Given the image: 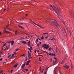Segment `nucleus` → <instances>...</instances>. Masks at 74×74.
<instances>
[{"label":"nucleus","instance_id":"nucleus-1","mask_svg":"<svg viewBox=\"0 0 74 74\" xmlns=\"http://www.w3.org/2000/svg\"><path fill=\"white\" fill-rule=\"evenodd\" d=\"M49 23H50L51 25H52V26H54L57 27L58 29L60 27V25L58 23V22H57L56 21H55L54 22H53L52 21H49Z\"/></svg>","mask_w":74,"mask_h":74},{"label":"nucleus","instance_id":"nucleus-2","mask_svg":"<svg viewBox=\"0 0 74 74\" xmlns=\"http://www.w3.org/2000/svg\"><path fill=\"white\" fill-rule=\"evenodd\" d=\"M50 5L51 7H52L53 11H55V12L56 13L58 16H60L62 17V16H61V15H60V14H59V12H60V8L58 7H55V6H53L54 7V8H56L57 10V11H56V10H55V9L53 7V6H52V5Z\"/></svg>","mask_w":74,"mask_h":74},{"label":"nucleus","instance_id":"nucleus-3","mask_svg":"<svg viewBox=\"0 0 74 74\" xmlns=\"http://www.w3.org/2000/svg\"><path fill=\"white\" fill-rule=\"evenodd\" d=\"M42 47H43L44 48H45L46 49H48V48L49 47V45L45 44H44L42 46Z\"/></svg>","mask_w":74,"mask_h":74},{"label":"nucleus","instance_id":"nucleus-4","mask_svg":"<svg viewBox=\"0 0 74 74\" xmlns=\"http://www.w3.org/2000/svg\"><path fill=\"white\" fill-rule=\"evenodd\" d=\"M63 67H64V68H66V69H69V66L67 65H65L63 66Z\"/></svg>","mask_w":74,"mask_h":74},{"label":"nucleus","instance_id":"nucleus-5","mask_svg":"<svg viewBox=\"0 0 74 74\" xmlns=\"http://www.w3.org/2000/svg\"><path fill=\"white\" fill-rule=\"evenodd\" d=\"M28 57L29 59H30L31 58V54L29 53V51H28Z\"/></svg>","mask_w":74,"mask_h":74},{"label":"nucleus","instance_id":"nucleus-6","mask_svg":"<svg viewBox=\"0 0 74 74\" xmlns=\"http://www.w3.org/2000/svg\"><path fill=\"white\" fill-rule=\"evenodd\" d=\"M54 59H55L56 61H55V62L54 61H53V65H55V63H56L57 62V60H56V58H55Z\"/></svg>","mask_w":74,"mask_h":74},{"label":"nucleus","instance_id":"nucleus-7","mask_svg":"<svg viewBox=\"0 0 74 74\" xmlns=\"http://www.w3.org/2000/svg\"><path fill=\"white\" fill-rule=\"evenodd\" d=\"M33 22V23H34V24H35V25H37V26H38L39 27H41V26L40 25L38 24H36V23H34V22Z\"/></svg>","mask_w":74,"mask_h":74},{"label":"nucleus","instance_id":"nucleus-8","mask_svg":"<svg viewBox=\"0 0 74 74\" xmlns=\"http://www.w3.org/2000/svg\"><path fill=\"white\" fill-rule=\"evenodd\" d=\"M30 60H29L27 61V63L26 64L27 66H28V65L29 64V63H30Z\"/></svg>","mask_w":74,"mask_h":74},{"label":"nucleus","instance_id":"nucleus-9","mask_svg":"<svg viewBox=\"0 0 74 74\" xmlns=\"http://www.w3.org/2000/svg\"><path fill=\"white\" fill-rule=\"evenodd\" d=\"M18 27H19L21 28V29H24V28L21 25H18Z\"/></svg>","mask_w":74,"mask_h":74},{"label":"nucleus","instance_id":"nucleus-10","mask_svg":"<svg viewBox=\"0 0 74 74\" xmlns=\"http://www.w3.org/2000/svg\"><path fill=\"white\" fill-rule=\"evenodd\" d=\"M49 67L48 68H46V71L45 72V74H47V71H48V70H47V69H49Z\"/></svg>","mask_w":74,"mask_h":74},{"label":"nucleus","instance_id":"nucleus-11","mask_svg":"<svg viewBox=\"0 0 74 74\" xmlns=\"http://www.w3.org/2000/svg\"><path fill=\"white\" fill-rule=\"evenodd\" d=\"M21 42H22V43L23 44H24L25 45L26 44V41H22Z\"/></svg>","mask_w":74,"mask_h":74},{"label":"nucleus","instance_id":"nucleus-12","mask_svg":"<svg viewBox=\"0 0 74 74\" xmlns=\"http://www.w3.org/2000/svg\"><path fill=\"white\" fill-rule=\"evenodd\" d=\"M25 66V64H23L22 66V68L23 69V67H24Z\"/></svg>","mask_w":74,"mask_h":74},{"label":"nucleus","instance_id":"nucleus-13","mask_svg":"<svg viewBox=\"0 0 74 74\" xmlns=\"http://www.w3.org/2000/svg\"><path fill=\"white\" fill-rule=\"evenodd\" d=\"M12 45H14V41H12L11 42Z\"/></svg>","mask_w":74,"mask_h":74},{"label":"nucleus","instance_id":"nucleus-14","mask_svg":"<svg viewBox=\"0 0 74 74\" xmlns=\"http://www.w3.org/2000/svg\"><path fill=\"white\" fill-rule=\"evenodd\" d=\"M18 66V64H16L15 65V66H13L14 67V68H16V67H17Z\"/></svg>","mask_w":74,"mask_h":74},{"label":"nucleus","instance_id":"nucleus-15","mask_svg":"<svg viewBox=\"0 0 74 74\" xmlns=\"http://www.w3.org/2000/svg\"><path fill=\"white\" fill-rule=\"evenodd\" d=\"M30 41L29 40L28 42V44L30 46Z\"/></svg>","mask_w":74,"mask_h":74},{"label":"nucleus","instance_id":"nucleus-16","mask_svg":"<svg viewBox=\"0 0 74 74\" xmlns=\"http://www.w3.org/2000/svg\"><path fill=\"white\" fill-rule=\"evenodd\" d=\"M17 33H18V32H17V31H16L15 32V34L16 36H17Z\"/></svg>","mask_w":74,"mask_h":74},{"label":"nucleus","instance_id":"nucleus-17","mask_svg":"<svg viewBox=\"0 0 74 74\" xmlns=\"http://www.w3.org/2000/svg\"><path fill=\"white\" fill-rule=\"evenodd\" d=\"M57 69H58V70L59 71V72H60V71L59 70H60V69H61V68L59 67V68H57Z\"/></svg>","mask_w":74,"mask_h":74},{"label":"nucleus","instance_id":"nucleus-18","mask_svg":"<svg viewBox=\"0 0 74 74\" xmlns=\"http://www.w3.org/2000/svg\"><path fill=\"white\" fill-rule=\"evenodd\" d=\"M63 23V24H64V25H65V23H64V21L63 20H62V21H61Z\"/></svg>","mask_w":74,"mask_h":74},{"label":"nucleus","instance_id":"nucleus-19","mask_svg":"<svg viewBox=\"0 0 74 74\" xmlns=\"http://www.w3.org/2000/svg\"><path fill=\"white\" fill-rule=\"evenodd\" d=\"M6 48H7V49H9L10 48V47L9 46H6Z\"/></svg>","mask_w":74,"mask_h":74},{"label":"nucleus","instance_id":"nucleus-20","mask_svg":"<svg viewBox=\"0 0 74 74\" xmlns=\"http://www.w3.org/2000/svg\"><path fill=\"white\" fill-rule=\"evenodd\" d=\"M6 43H5V44L2 47V48H3V47H4V46H5V45H6Z\"/></svg>","mask_w":74,"mask_h":74},{"label":"nucleus","instance_id":"nucleus-21","mask_svg":"<svg viewBox=\"0 0 74 74\" xmlns=\"http://www.w3.org/2000/svg\"><path fill=\"white\" fill-rule=\"evenodd\" d=\"M51 49H52L51 47H50V48L48 49V51H51Z\"/></svg>","mask_w":74,"mask_h":74},{"label":"nucleus","instance_id":"nucleus-22","mask_svg":"<svg viewBox=\"0 0 74 74\" xmlns=\"http://www.w3.org/2000/svg\"><path fill=\"white\" fill-rule=\"evenodd\" d=\"M48 34V33H47V32L43 34H43V35H45V34Z\"/></svg>","mask_w":74,"mask_h":74},{"label":"nucleus","instance_id":"nucleus-23","mask_svg":"<svg viewBox=\"0 0 74 74\" xmlns=\"http://www.w3.org/2000/svg\"><path fill=\"white\" fill-rule=\"evenodd\" d=\"M43 36H44L43 35L42 36V37H41L40 38H41V40H42L43 39H44V37H43Z\"/></svg>","mask_w":74,"mask_h":74},{"label":"nucleus","instance_id":"nucleus-24","mask_svg":"<svg viewBox=\"0 0 74 74\" xmlns=\"http://www.w3.org/2000/svg\"><path fill=\"white\" fill-rule=\"evenodd\" d=\"M64 63V61L63 60L62 62L61 63V64H63Z\"/></svg>","mask_w":74,"mask_h":74},{"label":"nucleus","instance_id":"nucleus-25","mask_svg":"<svg viewBox=\"0 0 74 74\" xmlns=\"http://www.w3.org/2000/svg\"><path fill=\"white\" fill-rule=\"evenodd\" d=\"M51 56H55V54L52 53Z\"/></svg>","mask_w":74,"mask_h":74},{"label":"nucleus","instance_id":"nucleus-26","mask_svg":"<svg viewBox=\"0 0 74 74\" xmlns=\"http://www.w3.org/2000/svg\"><path fill=\"white\" fill-rule=\"evenodd\" d=\"M5 33H8V34L9 33H10V32H8V31H6V32Z\"/></svg>","mask_w":74,"mask_h":74},{"label":"nucleus","instance_id":"nucleus-27","mask_svg":"<svg viewBox=\"0 0 74 74\" xmlns=\"http://www.w3.org/2000/svg\"><path fill=\"white\" fill-rule=\"evenodd\" d=\"M28 49H29V50L30 51L32 52V50H31V49H30L29 48H28Z\"/></svg>","mask_w":74,"mask_h":74},{"label":"nucleus","instance_id":"nucleus-28","mask_svg":"<svg viewBox=\"0 0 74 74\" xmlns=\"http://www.w3.org/2000/svg\"><path fill=\"white\" fill-rule=\"evenodd\" d=\"M11 42V41H10L9 42H6V43L9 44V43H10V42Z\"/></svg>","mask_w":74,"mask_h":74},{"label":"nucleus","instance_id":"nucleus-29","mask_svg":"<svg viewBox=\"0 0 74 74\" xmlns=\"http://www.w3.org/2000/svg\"><path fill=\"white\" fill-rule=\"evenodd\" d=\"M24 56V57H25V54H23L21 56Z\"/></svg>","mask_w":74,"mask_h":74},{"label":"nucleus","instance_id":"nucleus-30","mask_svg":"<svg viewBox=\"0 0 74 74\" xmlns=\"http://www.w3.org/2000/svg\"><path fill=\"white\" fill-rule=\"evenodd\" d=\"M4 30H5L4 33H5L6 32V29L5 28L4 29Z\"/></svg>","mask_w":74,"mask_h":74},{"label":"nucleus","instance_id":"nucleus-31","mask_svg":"<svg viewBox=\"0 0 74 74\" xmlns=\"http://www.w3.org/2000/svg\"><path fill=\"white\" fill-rule=\"evenodd\" d=\"M43 52H45V53L46 52V53H48V52L46 51H43Z\"/></svg>","mask_w":74,"mask_h":74},{"label":"nucleus","instance_id":"nucleus-32","mask_svg":"<svg viewBox=\"0 0 74 74\" xmlns=\"http://www.w3.org/2000/svg\"><path fill=\"white\" fill-rule=\"evenodd\" d=\"M56 52H58V47H56Z\"/></svg>","mask_w":74,"mask_h":74},{"label":"nucleus","instance_id":"nucleus-33","mask_svg":"<svg viewBox=\"0 0 74 74\" xmlns=\"http://www.w3.org/2000/svg\"><path fill=\"white\" fill-rule=\"evenodd\" d=\"M26 71H28V69H25V70Z\"/></svg>","mask_w":74,"mask_h":74},{"label":"nucleus","instance_id":"nucleus-34","mask_svg":"<svg viewBox=\"0 0 74 74\" xmlns=\"http://www.w3.org/2000/svg\"><path fill=\"white\" fill-rule=\"evenodd\" d=\"M10 56H11V55H9V56H8V58H10Z\"/></svg>","mask_w":74,"mask_h":74},{"label":"nucleus","instance_id":"nucleus-35","mask_svg":"<svg viewBox=\"0 0 74 74\" xmlns=\"http://www.w3.org/2000/svg\"><path fill=\"white\" fill-rule=\"evenodd\" d=\"M12 71H13V70H12L11 71V73H12Z\"/></svg>","mask_w":74,"mask_h":74},{"label":"nucleus","instance_id":"nucleus-36","mask_svg":"<svg viewBox=\"0 0 74 74\" xmlns=\"http://www.w3.org/2000/svg\"><path fill=\"white\" fill-rule=\"evenodd\" d=\"M19 50V49L18 48L16 50V52L17 51H18Z\"/></svg>","mask_w":74,"mask_h":74},{"label":"nucleus","instance_id":"nucleus-37","mask_svg":"<svg viewBox=\"0 0 74 74\" xmlns=\"http://www.w3.org/2000/svg\"><path fill=\"white\" fill-rule=\"evenodd\" d=\"M0 73H1H1H3V71H0Z\"/></svg>","mask_w":74,"mask_h":74},{"label":"nucleus","instance_id":"nucleus-38","mask_svg":"<svg viewBox=\"0 0 74 74\" xmlns=\"http://www.w3.org/2000/svg\"><path fill=\"white\" fill-rule=\"evenodd\" d=\"M8 25H7L6 26V28L7 29H8Z\"/></svg>","mask_w":74,"mask_h":74},{"label":"nucleus","instance_id":"nucleus-39","mask_svg":"<svg viewBox=\"0 0 74 74\" xmlns=\"http://www.w3.org/2000/svg\"><path fill=\"white\" fill-rule=\"evenodd\" d=\"M38 56H41L42 57V55H38Z\"/></svg>","mask_w":74,"mask_h":74},{"label":"nucleus","instance_id":"nucleus-40","mask_svg":"<svg viewBox=\"0 0 74 74\" xmlns=\"http://www.w3.org/2000/svg\"><path fill=\"white\" fill-rule=\"evenodd\" d=\"M30 48L32 50L33 49V48H32V47H30Z\"/></svg>","mask_w":74,"mask_h":74},{"label":"nucleus","instance_id":"nucleus-41","mask_svg":"<svg viewBox=\"0 0 74 74\" xmlns=\"http://www.w3.org/2000/svg\"><path fill=\"white\" fill-rule=\"evenodd\" d=\"M41 66H40V69L39 71H41Z\"/></svg>","mask_w":74,"mask_h":74},{"label":"nucleus","instance_id":"nucleus-42","mask_svg":"<svg viewBox=\"0 0 74 74\" xmlns=\"http://www.w3.org/2000/svg\"><path fill=\"white\" fill-rule=\"evenodd\" d=\"M7 11H8V8H7Z\"/></svg>","mask_w":74,"mask_h":74},{"label":"nucleus","instance_id":"nucleus-43","mask_svg":"<svg viewBox=\"0 0 74 74\" xmlns=\"http://www.w3.org/2000/svg\"><path fill=\"white\" fill-rule=\"evenodd\" d=\"M20 24H23V23H20Z\"/></svg>","mask_w":74,"mask_h":74},{"label":"nucleus","instance_id":"nucleus-44","mask_svg":"<svg viewBox=\"0 0 74 74\" xmlns=\"http://www.w3.org/2000/svg\"><path fill=\"white\" fill-rule=\"evenodd\" d=\"M37 46H39V45H40V44H37Z\"/></svg>","mask_w":74,"mask_h":74},{"label":"nucleus","instance_id":"nucleus-45","mask_svg":"<svg viewBox=\"0 0 74 74\" xmlns=\"http://www.w3.org/2000/svg\"><path fill=\"white\" fill-rule=\"evenodd\" d=\"M3 60V58H1L0 59V61H1Z\"/></svg>","mask_w":74,"mask_h":74},{"label":"nucleus","instance_id":"nucleus-46","mask_svg":"<svg viewBox=\"0 0 74 74\" xmlns=\"http://www.w3.org/2000/svg\"><path fill=\"white\" fill-rule=\"evenodd\" d=\"M0 54H3V53L1 52H0Z\"/></svg>","mask_w":74,"mask_h":74},{"label":"nucleus","instance_id":"nucleus-47","mask_svg":"<svg viewBox=\"0 0 74 74\" xmlns=\"http://www.w3.org/2000/svg\"><path fill=\"white\" fill-rule=\"evenodd\" d=\"M12 58H13V56H12L10 58V59H11Z\"/></svg>","mask_w":74,"mask_h":74},{"label":"nucleus","instance_id":"nucleus-48","mask_svg":"<svg viewBox=\"0 0 74 74\" xmlns=\"http://www.w3.org/2000/svg\"><path fill=\"white\" fill-rule=\"evenodd\" d=\"M14 63H15V62H12V64H14Z\"/></svg>","mask_w":74,"mask_h":74},{"label":"nucleus","instance_id":"nucleus-49","mask_svg":"<svg viewBox=\"0 0 74 74\" xmlns=\"http://www.w3.org/2000/svg\"><path fill=\"white\" fill-rule=\"evenodd\" d=\"M44 71V69H43L42 70V71L41 73H42Z\"/></svg>","mask_w":74,"mask_h":74},{"label":"nucleus","instance_id":"nucleus-50","mask_svg":"<svg viewBox=\"0 0 74 74\" xmlns=\"http://www.w3.org/2000/svg\"><path fill=\"white\" fill-rule=\"evenodd\" d=\"M8 29L9 30H11V29H10V28H8Z\"/></svg>","mask_w":74,"mask_h":74},{"label":"nucleus","instance_id":"nucleus-51","mask_svg":"<svg viewBox=\"0 0 74 74\" xmlns=\"http://www.w3.org/2000/svg\"><path fill=\"white\" fill-rule=\"evenodd\" d=\"M53 40V39H49V40Z\"/></svg>","mask_w":74,"mask_h":74},{"label":"nucleus","instance_id":"nucleus-52","mask_svg":"<svg viewBox=\"0 0 74 74\" xmlns=\"http://www.w3.org/2000/svg\"><path fill=\"white\" fill-rule=\"evenodd\" d=\"M25 15L26 16H27V14H25Z\"/></svg>","mask_w":74,"mask_h":74},{"label":"nucleus","instance_id":"nucleus-53","mask_svg":"<svg viewBox=\"0 0 74 74\" xmlns=\"http://www.w3.org/2000/svg\"><path fill=\"white\" fill-rule=\"evenodd\" d=\"M37 51L38 52H39V50H37Z\"/></svg>","mask_w":74,"mask_h":74},{"label":"nucleus","instance_id":"nucleus-54","mask_svg":"<svg viewBox=\"0 0 74 74\" xmlns=\"http://www.w3.org/2000/svg\"><path fill=\"white\" fill-rule=\"evenodd\" d=\"M48 36L46 37H45V38H48Z\"/></svg>","mask_w":74,"mask_h":74},{"label":"nucleus","instance_id":"nucleus-55","mask_svg":"<svg viewBox=\"0 0 74 74\" xmlns=\"http://www.w3.org/2000/svg\"><path fill=\"white\" fill-rule=\"evenodd\" d=\"M39 61H40V62H41V60H40V59H39Z\"/></svg>","mask_w":74,"mask_h":74},{"label":"nucleus","instance_id":"nucleus-56","mask_svg":"<svg viewBox=\"0 0 74 74\" xmlns=\"http://www.w3.org/2000/svg\"><path fill=\"white\" fill-rule=\"evenodd\" d=\"M14 56V54H13L12 55V56Z\"/></svg>","mask_w":74,"mask_h":74},{"label":"nucleus","instance_id":"nucleus-57","mask_svg":"<svg viewBox=\"0 0 74 74\" xmlns=\"http://www.w3.org/2000/svg\"><path fill=\"white\" fill-rule=\"evenodd\" d=\"M1 35V32H0V36Z\"/></svg>","mask_w":74,"mask_h":74},{"label":"nucleus","instance_id":"nucleus-58","mask_svg":"<svg viewBox=\"0 0 74 74\" xmlns=\"http://www.w3.org/2000/svg\"><path fill=\"white\" fill-rule=\"evenodd\" d=\"M49 55H51V53H49Z\"/></svg>","mask_w":74,"mask_h":74},{"label":"nucleus","instance_id":"nucleus-59","mask_svg":"<svg viewBox=\"0 0 74 74\" xmlns=\"http://www.w3.org/2000/svg\"><path fill=\"white\" fill-rule=\"evenodd\" d=\"M14 54H15V55H16V52H14Z\"/></svg>","mask_w":74,"mask_h":74},{"label":"nucleus","instance_id":"nucleus-60","mask_svg":"<svg viewBox=\"0 0 74 74\" xmlns=\"http://www.w3.org/2000/svg\"><path fill=\"white\" fill-rule=\"evenodd\" d=\"M18 44H19L20 45V44H20V43H18Z\"/></svg>","mask_w":74,"mask_h":74},{"label":"nucleus","instance_id":"nucleus-61","mask_svg":"<svg viewBox=\"0 0 74 74\" xmlns=\"http://www.w3.org/2000/svg\"><path fill=\"white\" fill-rule=\"evenodd\" d=\"M5 10H6V9H5L4 10V11H5Z\"/></svg>","mask_w":74,"mask_h":74},{"label":"nucleus","instance_id":"nucleus-62","mask_svg":"<svg viewBox=\"0 0 74 74\" xmlns=\"http://www.w3.org/2000/svg\"><path fill=\"white\" fill-rule=\"evenodd\" d=\"M39 43H40V44H41V42H40Z\"/></svg>","mask_w":74,"mask_h":74},{"label":"nucleus","instance_id":"nucleus-63","mask_svg":"<svg viewBox=\"0 0 74 74\" xmlns=\"http://www.w3.org/2000/svg\"><path fill=\"white\" fill-rule=\"evenodd\" d=\"M4 50H6V49H4Z\"/></svg>","mask_w":74,"mask_h":74},{"label":"nucleus","instance_id":"nucleus-64","mask_svg":"<svg viewBox=\"0 0 74 74\" xmlns=\"http://www.w3.org/2000/svg\"><path fill=\"white\" fill-rule=\"evenodd\" d=\"M41 39H39V40H40V41L41 40Z\"/></svg>","mask_w":74,"mask_h":74}]
</instances>
